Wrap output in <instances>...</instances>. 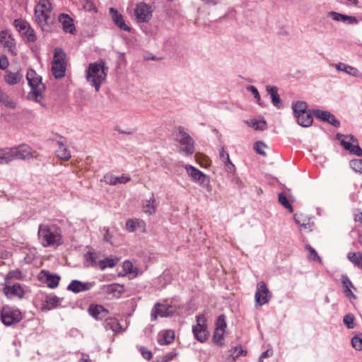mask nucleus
Returning <instances> with one entry per match:
<instances>
[{
	"instance_id": "1",
	"label": "nucleus",
	"mask_w": 362,
	"mask_h": 362,
	"mask_svg": "<svg viewBox=\"0 0 362 362\" xmlns=\"http://www.w3.org/2000/svg\"><path fill=\"white\" fill-rule=\"evenodd\" d=\"M107 71L108 67L105 66L103 59L89 64L86 70V80L95 88L97 93L99 92L101 84L105 81Z\"/></svg>"
},
{
	"instance_id": "2",
	"label": "nucleus",
	"mask_w": 362,
	"mask_h": 362,
	"mask_svg": "<svg viewBox=\"0 0 362 362\" xmlns=\"http://www.w3.org/2000/svg\"><path fill=\"white\" fill-rule=\"evenodd\" d=\"M38 237L44 247L59 246L62 244L61 230L55 225L40 224Z\"/></svg>"
},
{
	"instance_id": "3",
	"label": "nucleus",
	"mask_w": 362,
	"mask_h": 362,
	"mask_svg": "<svg viewBox=\"0 0 362 362\" xmlns=\"http://www.w3.org/2000/svg\"><path fill=\"white\" fill-rule=\"evenodd\" d=\"M35 16L37 23L45 30L46 25L52 24L54 17L52 13V4L49 0H40L35 8Z\"/></svg>"
},
{
	"instance_id": "4",
	"label": "nucleus",
	"mask_w": 362,
	"mask_h": 362,
	"mask_svg": "<svg viewBox=\"0 0 362 362\" xmlns=\"http://www.w3.org/2000/svg\"><path fill=\"white\" fill-rule=\"evenodd\" d=\"M173 136L180 144V151L185 156H192L194 152V141L187 133L185 128L180 126L173 132Z\"/></svg>"
},
{
	"instance_id": "5",
	"label": "nucleus",
	"mask_w": 362,
	"mask_h": 362,
	"mask_svg": "<svg viewBox=\"0 0 362 362\" xmlns=\"http://www.w3.org/2000/svg\"><path fill=\"white\" fill-rule=\"evenodd\" d=\"M23 315L21 310L15 307L5 305L1 310V320L5 326H11L21 322Z\"/></svg>"
},
{
	"instance_id": "6",
	"label": "nucleus",
	"mask_w": 362,
	"mask_h": 362,
	"mask_svg": "<svg viewBox=\"0 0 362 362\" xmlns=\"http://www.w3.org/2000/svg\"><path fill=\"white\" fill-rule=\"evenodd\" d=\"M64 57V53L62 49L56 48L52 66V74L56 78H62L65 75L66 63Z\"/></svg>"
},
{
	"instance_id": "7",
	"label": "nucleus",
	"mask_w": 362,
	"mask_h": 362,
	"mask_svg": "<svg viewBox=\"0 0 362 362\" xmlns=\"http://www.w3.org/2000/svg\"><path fill=\"white\" fill-rule=\"evenodd\" d=\"M26 79L31 91L29 93H34V96L40 95L46 87L42 82V77L39 76L34 69H30L26 74Z\"/></svg>"
},
{
	"instance_id": "8",
	"label": "nucleus",
	"mask_w": 362,
	"mask_h": 362,
	"mask_svg": "<svg viewBox=\"0 0 362 362\" xmlns=\"http://www.w3.org/2000/svg\"><path fill=\"white\" fill-rule=\"evenodd\" d=\"M196 317L197 324L193 326L192 332L195 339L203 343L207 340L209 337L206 320L204 315H199Z\"/></svg>"
},
{
	"instance_id": "9",
	"label": "nucleus",
	"mask_w": 362,
	"mask_h": 362,
	"mask_svg": "<svg viewBox=\"0 0 362 362\" xmlns=\"http://www.w3.org/2000/svg\"><path fill=\"white\" fill-rule=\"evenodd\" d=\"M175 311L176 308L174 305H164L157 303L154 305L151 313V320H156L158 315L162 317H170L174 315Z\"/></svg>"
},
{
	"instance_id": "10",
	"label": "nucleus",
	"mask_w": 362,
	"mask_h": 362,
	"mask_svg": "<svg viewBox=\"0 0 362 362\" xmlns=\"http://www.w3.org/2000/svg\"><path fill=\"white\" fill-rule=\"evenodd\" d=\"M152 13L151 6L144 2L138 4L134 10L135 16L139 23L148 22L152 18Z\"/></svg>"
},
{
	"instance_id": "11",
	"label": "nucleus",
	"mask_w": 362,
	"mask_h": 362,
	"mask_svg": "<svg viewBox=\"0 0 362 362\" xmlns=\"http://www.w3.org/2000/svg\"><path fill=\"white\" fill-rule=\"evenodd\" d=\"M2 293L10 300L15 297L22 299L25 295V290L19 283H15L13 285H4Z\"/></svg>"
},
{
	"instance_id": "12",
	"label": "nucleus",
	"mask_w": 362,
	"mask_h": 362,
	"mask_svg": "<svg viewBox=\"0 0 362 362\" xmlns=\"http://www.w3.org/2000/svg\"><path fill=\"white\" fill-rule=\"evenodd\" d=\"M271 297L269 291L264 281H259L257 285V290L255 298L256 303L259 305H263L268 303Z\"/></svg>"
},
{
	"instance_id": "13",
	"label": "nucleus",
	"mask_w": 362,
	"mask_h": 362,
	"mask_svg": "<svg viewBox=\"0 0 362 362\" xmlns=\"http://www.w3.org/2000/svg\"><path fill=\"white\" fill-rule=\"evenodd\" d=\"M185 169L194 182L199 183L203 187L209 185V178L203 172L191 165H185Z\"/></svg>"
},
{
	"instance_id": "14",
	"label": "nucleus",
	"mask_w": 362,
	"mask_h": 362,
	"mask_svg": "<svg viewBox=\"0 0 362 362\" xmlns=\"http://www.w3.org/2000/svg\"><path fill=\"white\" fill-rule=\"evenodd\" d=\"M12 152L13 160L16 159L26 160L33 157L32 148L27 144H21L17 147L10 148Z\"/></svg>"
},
{
	"instance_id": "15",
	"label": "nucleus",
	"mask_w": 362,
	"mask_h": 362,
	"mask_svg": "<svg viewBox=\"0 0 362 362\" xmlns=\"http://www.w3.org/2000/svg\"><path fill=\"white\" fill-rule=\"evenodd\" d=\"M39 279L47 284L48 287L54 288H56L60 280V276L57 274H52L46 270H42L39 274Z\"/></svg>"
},
{
	"instance_id": "16",
	"label": "nucleus",
	"mask_w": 362,
	"mask_h": 362,
	"mask_svg": "<svg viewBox=\"0 0 362 362\" xmlns=\"http://www.w3.org/2000/svg\"><path fill=\"white\" fill-rule=\"evenodd\" d=\"M315 117L320 119L322 121L327 122L335 127L340 125V122L329 111L315 110L313 111Z\"/></svg>"
},
{
	"instance_id": "17",
	"label": "nucleus",
	"mask_w": 362,
	"mask_h": 362,
	"mask_svg": "<svg viewBox=\"0 0 362 362\" xmlns=\"http://www.w3.org/2000/svg\"><path fill=\"white\" fill-rule=\"evenodd\" d=\"M100 291L105 294L110 295L115 298H119L120 296L124 292V288L122 285L118 284H112L102 286Z\"/></svg>"
},
{
	"instance_id": "18",
	"label": "nucleus",
	"mask_w": 362,
	"mask_h": 362,
	"mask_svg": "<svg viewBox=\"0 0 362 362\" xmlns=\"http://www.w3.org/2000/svg\"><path fill=\"white\" fill-rule=\"evenodd\" d=\"M23 78V74L21 68L14 70H6L4 75V80L8 85H16Z\"/></svg>"
},
{
	"instance_id": "19",
	"label": "nucleus",
	"mask_w": 362,
	"mask_h": 362,
	"mask_svg": "<svg viewBox=\"0 0 362 362\" xmlns=\"http://www.w3.org/2000/svg\"><path fill=\"white\" fill-rule=\"evenodd\" d=\"M88 312L90 316L97 320H101L106 318L109 314L108 310L101 305H90L88 308Z\"/></svg>"
},
{
	"instance_id": "20",
	"label": "nucleus",
	"mask_w": 362,
	"mask_h": 362,
	"mask_svg": "<svg viewBox=\"0 0 362 362\" xmlns=\"http://www.w3.org/2000/svg\"><path fill=\"white\" fill-rule=\"evenodd\" d=\"M93 286L92 282H81L78 280H73L67 286L69 291L74 293L90 290Z\"/></svg>"
},
{
	"instance_id": "21",
	"label": "nucleus",
	"mask_w": 362,
	"mask_h": 362,
	"mask_svg": "<svg viewBox=\"0 0 362 362\" xmlns=\"http://www.w3.org/2000/svg\"><path fill=\"white\" fill-rule=\"evenodd\" d=\"M110 15L115 24L119 28V29L129 32L131 28L128 26L123 18V16L115 8H110Z\"/></svg>"
},
{
	"instance_id": "22",
	"label": "nucleus",
	"mask_w": 362,
	"mask_h": 362,
	"mask_svg": "<svg viewBox=\"0 0 362 362\" xmlns=\"http://www.w3.org/2000/svg\"><path fill=\"white\" fill-rule=\"evenodd\" d=\"M59 21L62 25L63 30L65 33L74 34L76 28L73 19L66 13H61L59 16Z\"/></svg>"
},
{
	"instance_id": "23",
	"label": "nucleus",
	"mask_w": 362,
	"mask_h": 362,
	"mask_svg": "<svg viewBox=\"0 0 362 362\" xmlns=\"http://www.w3.org/2000/svg\"><path fill=\"white\" fill-rule=\"evenodd\" d=\"M0 45L8 48L10 52H13V49L15 48L14 40L6 30H1L0 32Z\"/></svg>"
},
{
	"instance_id": "24",
	"label": "nucleus",
	"mask_w": 362,
	"mask_h": 362,
	"mask_svg": "<svg viewBox=\"0 0 362 362\" xmlns=\"http://www.w3.org/2000/svg\"><path fill=\"white\" fill-rule=\"evenodd\" d=\"M313 113L308 112L305 114H298L295 115L297 119V122L299 125L303 127H308L312 125L313 122Z\"/></svg>"
},
{
	"instance_id": "25",
	"label": "nucleus",
	"mask_w": 362,
	"mask_h": 362,
	"mask_svg": "<svg viewBox=\"0 0 362 362\" xmlns=\"http://www.w3.org/2000/svg\"><path fill=\"white\" fill-rule=\"evenodd\" d=\"M267 92L271 96L273 105L279 108L281 106V100L278 94V88L276 86H267Z\"/></svg>"
},
{
	"instance_id": "26",
	"label": "nucleus",
	"mask_w": 362,
	"mask_h": 362,
	"mask_svg": "<svg viewBox=\"0 0 362 362\" xmlns=\"http://www.w3.org/2000/svg\"><path fill=\"white\" fill-rule=\"evenodd\" d=\"M341 281L343 285L344 293H345L346 296L355 298L356 296L353 293V292L351 290V288H353L354 289L355 288L352 282L348 277V276L346 274L341 275Z\"/></svg>"
},
{
	"instance_id": "27",
	"label": "nucleus",
	"mask_w": 362,
	"mask_h": 362,
	"mask_svg": "<svg viewBox=\"0 0 362 362\" xmlns=\"http://www.w3.org/2000/svg\"><path fill=\"white\" fill-rule=\"evenodd\" d=\"M341 144L343 147L349 151L351 153L354 154L357 156H362V149L358 144H354L349 141H346L345 139L341 140Z\"/></svg>"
},
{
	"instance_id": "28",
	"label": "nucleus",
	"mask_w": 362,
	"mask_h": 362,
	"mask_svg": "<svg viewBox=\"0 0 362 362\" xmlns=\"http://www.w3.org/2000/svg\"><path fill=\"white\" fill-rule=\"evenodd\" d=\"M57 144L59 146L56 151L57 156L62 160H68L71 158L70 151L66 147L63 141H57Z\"/></svg>"
},
{
	"instance_id": "29",
	"label": "nucleus",
	"mask_w": 362,
	"mask_h": 362,
	"mask_svg": "<svg viewBox=\"0 0 362 362\" xmlns=\"http://www.w3.org/2000/svg\"><path fill=\"white\" fill-rule=\"evenodd\" d=\"M0 103L5 107L10 109H15L16 107V102L12 100L7 93L4 92L0 88Z\"/></svg>"
},
{
	"instance_id": "30",
	"label": "nucleus",
	"mask_w": 362,
	"mask_h": 362,
	"mask_svg": "<svg viewBox=\"0 0 362 362\" xmlns=\"http://www.w3.org/2000/svg\"><path fill=\"white\" fill-rule=\"evenodd\" d=\"M175 339L174 332L173 330H166L163 332L158 338V342L160 345H167L171 344Z\"/></svg>"
},
{
	"instance_id": "31",
	"label": "nucleus",
	"mask_w": 362,
	"mask_h": 362,
	"mask_svg": "<svg viewBox=\"0 0 362 362\" xmlns=\"http://www.w3.org/2000/svg\"><path fill=\"white\" fill-rule=\"evenodd\" d=\"M294 220L300 228H307L310 224V218L301 213L295 214Z\"/></svg>"
},
{
	"instance_id": "32",
	"label": "nucleus",
	"mask_w": 362,
	"mask_h": 362,
	"mask_svg": "<svg viewBox=\"0 0 362 362\" xmlns=\"http://www.w3.org/2000/svg\"><path fill=\"white\" fill-rule=\"evenodd\" d=\"M105 327L106 329H111L114 332H118L122 329V327L115 317H107L105 321Z\"/></svg>"
},
{
	"instance_id": "33",
	"label": "nucleus",
	"mask_w": 362,
	"mask_h": 362,
	"mask_svg": "<svg viewBox=\"0 0 362 362\" xmlns=\"http://www.w3.org/2000/svg\"><path fill=\"white\" fill-rule=\"evenodd\" d=\"M292 108L294 115L298 114H305L308 112H311L308 110V105L304 101H298L293 104Z\"/></svg>"
},
{
	"instance_id": "34",
	"label": "nucleus",
	"mask_w": 362,
	"mask_h": 362,
	"mask_svg": "<svg viewBox=\"0 0 362 362\" xmlns=\"http://www.w3.org/2000/svg\"><path fill=\"white\" fill-rule=\"evenodd\" d=\"M12 152L10 148L0 149V164H8L13 160Z\"/></svg>"
},
{
	"instance_id": "35",
	"label": "nucleus",
	"mask_w": 362,
	"mask_h": 362,
	"mask_svg": "<svg viewBox=\"0 0 362 362\" xmlns=\"http://www.w3.org/2000/svg\"><path fill=\"white\" fill-rule=\"evenodd\" d=\"M246 123L255 130H265L267 128V124L265 120L250 119L246 121Z\"/></svg>"
},
{
	"instance_id": "36",
	"label": "nucleus",
	"mask_w": 362,
	"mask_h": 362,
	"mask_svg": "<svg viewBox=\"0 0 362 362\" xmlns=\"http://www.w3.org/2000/svg\"><path fill=\"white\" fill-rule=\"evenodd\" d=\"M118 262L117 259L113 258H106L103 260H100L98 262L99 267L101 270H104L107 267L112 268L114 267Z\"/></svg>"
},
{
	"instance_id": "37",
	"label": "nucleus",
	"mask_w": 362,
	"mask_h": 362,
	"mask_svg": "<svg viewBox=\"0 0 362 362\" xmlns=\"http://www.w3.org/2000/svg\"><path fill=\"white\" fill-rule=\"evenodd\" d=\"M13 25L17 30L22 34L30 27L28 23L20 18L16 19L13 22Z\"/></svg>"
},
{
	"instance_id": "38",
	"label": "nucleus",
	"mask_w": 362,
	"mask_h": 362,
	"mask_svg": "<svg viewBox=\"0 0 362 362\" xmlns=\"http://www.w3.org/2000/svg\"><path fill=\"white\" fill-rule=\"evenodd\" d=\"M155 198L154 196L152 195V197L150 198L149 200H148L146 203V204L144 205V211L146 214H152L155 213L156 211V206L154 204L155 203Z\"/></svg>"
},
{
	"instance_id": "39",
	"label": "nucleus",
	"mask_w": 362,
	"mask_h": 362,
	"mask_svg": "<svg viewBox=\"0 0 362 362\" xmlns=\"http://www.w3.org/2000/svg\"><path fill=\"white\" fill-rule=\"evenodd\" d=\"M336 67L338 71H344L352 76H356V74L358 71L355 68L344 63H339L337 64Z\"/></svg>"
},
{
	"instance_id": "40",
	"label": "nucleus",
	"mask_w": 362,
	"mask_h": 362,
	"mask_svg": "<svg viewBox=\"0 0 362 362\" xmlns=\"http://www.w3.org/2000/svg\"><path fill=\"white\" fill-rule=\"evenodd\" d=\"M177 356L178 352H177L175 350H173L172 351L168 352L163 356L157 357L156 362H170Z\"/></svg>"
},
{
	"instance_id": "41",
	"label": "nucleus",
	"mask_w": 362,
	"mask_h": 362,
	"mask_svg": "<svg viewBox=\"0 0 362 362\" xmlns=\"http://www.w3.org/2000/svg\"><path fill=\"white\" fill-rule=\"evenodd\" d=\"M347 258L354 265L358 267L362 262V252H349Z\"/></svg>"
},
{
	"instance_id": "42",
	"label": "nucleus",
	"mask_w": 362,
	"mask_h": 362,
	"mask_svg": "<svg viewBox=\"0 0 362 362\" xmlns=\"http://www.w3.org/2000/svg\"><path fill=\"white\" fill-rule=\"evenodd\" d=\"M225 331L226 330L220 329H215L214 331L213 340L214 343L218 346H222L223 344Z\"/></svg>"
},
{
	"instance_id": "43",
	"label": "nucleus",
	"mask_w": 362,
	"mask_h": 362,
	"mask_svg": "<svg viewBox=\"0 0 362 362\" xmlns=\"http://www.w3.org/2000/svg\"><path fill=\"white\" fill-rule=\"evenodd\" d=\"M59 298L56 296H47L45 300V308L52 310L57 306Z\"/></svg>"
},
{
	"instance_id": "44",
	"label": "nucleus",
	"mask_w": 362,
	"mask_h": 362,
	"mask_svg": "<svg viewBox=\"0 0 362 362\" xmlns=\"http://www.w3.org/2000/svg\"><path fill=\"white\" fill-rule=\"evenodd\" d=\"M279 202L284 207L288 209L290 212L293 211V207L291 204H290L286 195L283 192L279 194Z\"/></svg>"
},
{
	"instance_id": "45",
	"label": "nucleus",
	"mask_w": 362,
	"mask_h": 362,
	"mask_svg": "<svg viewBox=\"0 0 362 362\" xmlns=\"http://www.w3.org/2000/svg\"><path fill=\"white\" fill-rule=\"evenodd\" d=\"M227 327L226 322V317L224 315H219L216 321V328L215 329H220V330H226V328Z\"/></svg>"
},
{
	"instance_id": "46",
	"label": "nucleus",
	"mask_w": 362,
	"mask_h": 362,
	"mask_svg": "<svg viewBox=\"0 0 362 362\" xmlns=\"http://www.w3.org/2000/svg\"><path fill=\"white\" fill-rule=\"evenodd\" d=\"M223 163L224 164L225 170L228 173L234 174L235 173L236 168L235 165L232 163L230 157L228 158H226V160H224Z\"/></svg>"
},
{
	"instance_id": "47",
	"label": "nucleus",
	"mask_w": 362,
	"mask_h": 362,
	"mask_svg": "<svg viewBox=\"0 0 362 362\" xmlns=\"http://www.w3.org/2000/svg\"><path fill=\"white\" fill-rule=\"evenodd\" d=\"M350 166L354 171L362 173V159L351 160Z\"/></svg>"
},
{
	"instance_id": "48",
	"label": "nucleus",
	"mask_w": 362,
	"mask_h": 362,
	"mask_svg": "<svg viewBox=\"0 0 362 362\" xmlns=\"http://www.w3.org/2000/svg\"><path fill=\"white\" fill-rule=\"evenodd\" d=\"M23 35H24V37L28 40V41L29 42H34L36 41L37 40V37H36V35H35V31L34 30L30 27L28 29H27L23 33Z\"/></svg>"
},
{
	"instance_id": "49",
	"label": "nucleus",
	"mask_w": 362,
	"mask_h": 362,
	"mask_svg": "<svg viewBox=\"0 0 362 362\" xmlns=\"http://www.w3.org/2000/svg\"><path fill=\"white\" fill-rule=\"evenodd\" d=\"M305 249L309 252L308 258L310 260L315 261L317 259L320 260V257L318 256L317 252L315 250L311 247L310 245H305Z\"/></svg>"
},
{
	"instance_id": "50",
	"label": "nucleus",
	"mask_w": 362,
	"mask_h": 362,
	"mask_svg": "<svg viewBox=\"0 0 362 362\" xmlns=\"http://www.w3.org/2000/svg\"><path fill=\"white\" fill-rule=\"evenodd\" d=\"M267 145L264 142H262L261 141H258L255 142L254 148H255V151L257 152V153L262 155L263 156H266L267 153L265 151H264L262 150V148H267Z\"/></svg>"
},
{
	"instance_id": "51",
	"label": "nucleus",
	"mask_w": 362,
	"mask_h": 362,
	"mask_svg": "<svg viewBox=\"0 0 362 362\" xmlns=\"http://www.w3.org/2000/svg\"><path fill=\"white\" fill-rule=\"evenodd\" d=\"M328 16L331 17L335 21H341L345 23L346 14H342L335 11L328 13Z\"/></svg>"
},
{
	"instance_id": "52",
	"label": "nucleus",
	"mask_w": 362,
	"mask_h": 362,
	"mask_svg": "<svg viewBox=\"0 0 362 362\" xmlns=\"http://www.w3.org/2000/svg\"><path fill=\"white\" fill-rule=\"evenodd\" d=\"M343 322L349 329H353L354 327V317L353 315L348 314L345 315Z\"/></svg>"
},
{
	"instance_id": "53",
	"label": "nucleus",
	"mask_w": 362,
	"mask_h": 362,
	"mask_svg": "<svg viewBox=\"0 0 362 362\" xmlns=\"http://www.w3.org/2000/svg\"><path fill=\"white\" fill-rule=\"evenodd\" d=\"M243 352H245L242 346H235L230 350V356L235 360L239 357Z\"/></svg>"
},
{
	"instance_id": "54",
	"label": "nucleus",
	"mask_w": 362,
	"mask_h": 362,
	"mask_svg": "<svg viewBox=\"0 0 362 362\" xmlns=\"http://www.w3.org/2000/svg\"><path fill=\"white\" fill-rule=\"evenodd\" d=\"M352 346L358 351L362 350V338L355 336L351 339Z\"/></svg>"
},
{
	"instance_id": "55",
	"label": "nucleus",
	"mask_w": 362,
	"mask_h": 362,
	"mask_svg": "<svg viewBox=\"0 0 362 362\" xmlns=\"http://www.w3.org/2000/svg\"><path fill=\"white\" fill-rule=\"evenodd\" d=\"M247 90L250 91L252 93V95H254L255 98L256 99L257 103L259 105H262L261 98H260V95L258 92V90L254 86H247Z\"/></svg>"
},
{
	"instance_id": "56",
	"label": "nucleus",
	"mask_w": 362,
	"mask_h": 362,
	"mask_svg": "<svg viewBox=\"0 0 362 362\" xmlns=\"http://www.w3.org/2000/svg\"><path fill=\"white\" fill-rule=\"evenodd\" d=\"M23 278V274L21 271L16 269L8 272L6 276V279H21Z\"/></svg>"
},
{
	"instance_id": "57",
	"label": "nucleus",
	"mask_w": 362,
	"mask_h": 362,
	"mask_svg": "<svg viewBox=\"0 0 362 362\" xmlns=\"http://www.w3.org/2000/svg\"><path fill=\"white\" fill-rule=\"evenodd\" d=\"M86 258L87 261H90L91 262L92 266H97L98 262L96 260L97 255L93 252H88L86 255Z\"/></svg>"
},
{
	"instance_id": "58",
	"label": "nucleus",
	"mask_w": 362,
	"mask_h": 362,
	"mask_svg": "<svg viewBox=\"0 0 362 362\" xmlns=\"http://www.w3.org/2000/svg\"><path fill=\"white\" fill-rule=\"evenodd\" d=\"M42 93H40V95L34 96V93H28V98L30 100H34L36 103L40 104L42 107H45V104L42 102Z\"/></svg>"
},
{
	"instance_id": "59",
	"label": "nucleus",
	"mask_w": 362,
	"mask_h": 362,
	"mask_svg": "<svg viewBox=\"0 0 362 362\" xmlns=\"http://www.w3.org/2000/svg\"><path fill=\"white\" fill-rule=\"evenodd\" d=\"M233 175V177L231 179V182L234 185L235 187L238 189H241L243 187L244 185L242 182V180L234 174Z\"/></svg>"
},
{
	"instance_id": "60",
	"label": "nucleus",
	"mask_w": 362,
	"mask_h": 362,
	"mask_svg": "<svg viewBox=\"0 0 362 362\" xmlns=\"http://www.w3.org/2000/svg\"><path fill=\"white\" fill-rule=\"evenodd\" d=\"M140 351L142 355V356L149 361L152 358V353L151 351L148 350L146 347L141 346L140 348Z\"/></svg>"
},
{
	"instance_id": "61",
	"label": "nucleus",
	"mask_w": 362,
	"mask_h": 362,
	"mask_svg": "<svg viewBox=\"0 0 362 362\" xmlns=\"http://www.w3.org/2000/svg\"><path fill=\"white\" fill-rule=\"evenodd\" d=\"M105 182L110 185H116V176L112 175H107L104 177Z\"/></svg>"
},
{
	"instance_id": "62",
	"label": "nucleus",
	"mask_w": 362,
	"mask_h": 362,
	"mask_svg": "<svg viewBox=\"0 0 362 362\" xmlns=\"http://www.w3.org/2000/svg\"><path fill=\"white\" fill-rule=\"evenodd\" d=\"M229 153L225 150L224 147H221L219 149V158L223 163L224 160H226V158H229Z\"/></svg>"
},
{
	"instance_id": "63",
	"label": "nucleus",
	"mask_w": 362,
	"mask_h": 362,
	"mask_svg": "<svg viewBox=\"0 0 362 362\" xmlns=\"http://www.w3.org/2000/svg\"><path fill=\"white\" fill-rule=\"evenodd\" d=\"M136 228V223L132 219H129L126 222V228L129 232H133Z\"/></svg>"
},
{
	"instance_id": "64",
	"label": "nucleus",
	"mask_w": 362,
	"mask_h": 362,
	"mask_svg": "<svg viewBox=\"0 0 362 362\" xmlns=\"http://www.w3.org/2000/svg\"><path fill=\"white\" fill-rule=\"evenodd\" d=\"M345 23L349 25L358 24V20L355 16L346 15Z\"/></svg>"
}]
</instances>
